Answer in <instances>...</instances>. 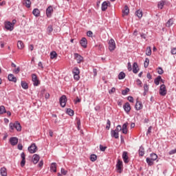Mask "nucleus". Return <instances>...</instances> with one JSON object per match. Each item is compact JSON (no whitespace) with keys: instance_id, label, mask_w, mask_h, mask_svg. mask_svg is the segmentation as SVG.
<instances>
[{"instance_id":"nucleus-1","label":"nucleus","mask_w":176,"mask_h":176,"mask_svg":"<svg viewBox=\"0 0 176 176\" xmlns=\"http://www.w3.org/2000/svg\"><path fill=\"white\" fill-rule=\"evenodd\" d=\"M28 152L30 153H36V152H38V146H36V144L35 143H32L28 148Z\"/></svg>"},{"instance_id":"nucleus-2","label":"nucleus","mask_w":176,"mask_h":176,"mask_svg":"<svg viewBox=\"0 0 176 176\" xmlns=\"http://www.w3.org/2000/svg\"><path fill=\"white\" fill-rule=\"evenodd\" d=\"M59 102L62 108H65V105H67V96L65 95H63L59 99Z\"/></svg>"},{"instance_id":"nucleus-3","label":"nucleus","mask_w":176,"mask_h":176,"mask_svg":"<svg viewBox=\"0 0 176 176\" xmlns=\"http://www.w3.org/2000/svg\"><path fill=\"white\" fill-rule=\"evenodd\" d=\"M32 80L34 86H39L41 81L38 79V76L35 74H32Z\"/></svg>"},{"instance_id":"nucleus-4","label":"nucleus","mask_w":176,"mask_h":176,"mask_svg":"<svg viewBox=\"0 0 176 176\" xmlns=\"http://www.w3.org/2000/svg\"><path fill=\"white\" fill-rule=\"evenodd\" d=\"M116 49V43H115V40L113 38L110 39L109 42V50L110 52H113Z\"/></svg>"},{"instance_id":"nucleus-5","label":"nucleus","mask_w":176,"mask_h":176,"mask_svg":"<svg viewBox=\"0 0 176 176\" xmlns=\"http://www.w3.org/2000/svg\"><path fill=\"white\" fill-rule=\"evenodd\" d=\"M160 96H164L167 94V89H166V85L164 84L161 85L160 88Z\"/></svg>"},{"instance_id":"nucleus-6","label":"nucleus","mask_w":176,"mask_h":176,"mask_svg":"<svg viewBox=\"0 0 176 176\" xmlns=\"http://www.w3.org/2000/svg\"><path fill=\"white\" fill-rule=\"evenodd\" d=\"M5 28L8 30V31H13L14 27H13V24L10 21L5 22Z\"/></svg>"},{"instance_id":"nucleus-7","label":"nucleus","mask_w":176,"mask_h":176,"mask_svg":"<svg viewBox=\"0 0 176 176\" xmlns=\"http://www.w3.org/2000/svg\"><path fill=\"white\" fill-rule=\"evenodd\" d=\"M46 16L48 17V19H50L52 17V14H53V7L52 6H50L47 9H46Z\"/></svg>"},{"instance_id":"nucleus-8","label":"nucleus","mask_w":176,"mask_h":176,"mask_svg":"<svg viewBox=\"0 0 176 176\" xmlns=\"http://www.w3.org/2000/svg\"><path fill=\"white\" fill-rule=\"evenodd\" d=\"M74 57L77 61V64H80V63H83V56L78 53L74 54Z\"/></svg>"},{"instance_id":"nucleus-9","label":"nucleus","mask_w":176,"mask_h":176,"mask_svg":"<svg viewBox=\"0 0 176 176\" xmlns=\"http://www.w3.org/2000/svg\"><path fill=\"white\" fill-rule=\"evenodd\" d=\"M19 142V138L16 137H12L10 138V144L12 146H16V144Z\"/></svg>"},{"instance_id":"nucleus-10","label":"nucleus","mask_w":176,"mask_h":176,"mask_svg":"<svg viewBox=\"0 0 176 176\" xmlns=\"http://www.w3.org/2000/svg\"><path fill=\"white\" fill-rule=\"evenodd\" d=\"M122 167H123V162L120 161V160H118L116 164V168L118 172L120 173H122Z\"/></svg>"},{"instance_id":"nucleus-11","label":"nucleus","mask_w":176,"mask_h":176,"mask_svg":"<svg viewBox=\"0 0 176 176\" xmlns=\"http://www.w3.org/2000/svg\"><path fill=\"white\" fill-rule=\"evenodd\" d=\"M123 109H124V111H125L126 113H129V112H130V111H131V106H130V103H129V102H126L123 105Z\"/></svg>"},{"instance_id":"nucleus-12","label":"nucleus","mask_w":176,"mask_h":176,"mask_svg":"<svg viewBox=\"0 0 176 176\" xmlns=\"http://www.w3.org/2000/svg\"><path fill=\"white\" fill-rule=\"evenodd\" d=\"M132 71L133 74H138V71H140V68H138V63L136 62L133 64Z\"/></svg>"},{"instance_id":"nucleus-13","label":"nucleus","mask_w":176,"mask_h":176,"mask_svg":"<svg viewBox=\"0 0 176 176\" xmlns=\"http://www.w3.org/2000/svg\"><path fill=\"white\" fill-rule=\"evenodd\" d=\"M143 105H142V102H141L140 101L137 100L135 105V108L136 109V111H141V109H142L143 108Z\"/></svg>"},{"instance_id":"nucleus-14","label":"nucleus","mask_w":176,"mask_h":176,"mask_svg":"<svg viewBox=\"0 0 176 176\" xmlns=\"http://www.w3.org/2000/svg\"><path fill=\"white\" fill-rule=\"evenodd\" d=\"M80 43L84 49H86L87 47V39L86 38L82 37L80 41Z\"/></svg>"},{"instance_id":"nucleus-15","label":"nucleus","mask_w":176,"mask_h":176,"mask_svg":"<svg viewBox=\"0 0 176 176\" xmlns=\"http://www.w3.org/2000/svg\"><path fill=\"white\" fill-rule=\"evenodd\" d=\"M41 159V157L38 154H34L32 156V162L34 164H36L38 162H39V160Z\"/></svg>"},{"instance_id":"nucleus-16","label":"nucleus","mask_w":176,"mask_h":176,"mask_svg":"<svg viewBox=\"0 0 176 176\" xmlns=\"http://www.w3.org/2000/svg\"><path fill=\"white\" fill-rule=\"evenodd\" d=\"M21 157L22 159L21 162V167H24V166H25V153H24V152L21 153Z\"/></svg>"},{"instance_id":"nucleus-17","label":"nucleus","mask_w":176,"mask_h":176,"mask_svg":"<svg viewBox=\"0 0 176 176\" xmlns=\"http://www.w3.org/2000/svg\"><path fill=\"white\" fill-rule=\"evenodd\" d=\"M8 79L10 82H14V83L17 82V78H16L12 74H8Z\"/></svg>"},{"instance_id":"nucleus-18","label":"nucleus","mask_w":176,"mask_h":176,"mask_svg":"<svg viewBox=\"0 0 176 176\" xmlns=\"http://www.w3.org/2000/svg\"><path fill=\"white\" fill-rule=\"evenodd\" d=\"M108 5H111V3H109V1H108V2L104 1L102 3L101 9H102V12H105V10H107V9H108Z\"/></svg>"},{"instance_id":"nucleus-19","label":"nucleus","mask_w":176,"mask_h":176,"mask_svg":"<svg viewBox=\"0 0 176 176\" xmlns=\"http://www.w3.org/2000/svg\"><path fill=\"white\" fill-rule=\"evenodd\" d=\"M160 82H162L164 83L163 79H162V76H158L154 80V83L156 85V86H159Z\"/></svg>"},{"instance_id":"nucleus-20","label":"nucleus","mask_w":176,"mask_h":176,"mask_svg":"<svg viewBox=\"0 0 176 176\" xmlns=\"http://www.w3.org/2000/svg\"><path fill=\"white\" fill-rule=\"evenodd\" d=\"M129 13H130V10L129 9V6H125L124 9L122 10V17H124V16H128Z\"/></svg>"},{"instance_id":"nucleus-21","label":"nucleus","mask_w":176,"mask_h":176,"mask_svg":"<svg viewBox=\"0 0 176 176\" xmlns=\"http://www.w3.org/2000/svg\"><path fill=\"white\" fill-rule=\"evenodd\" d=\"M122 159L124 163H129V155H127V151H124L122 153Z\"/></svg>"},{"instance_id":"nucleus-22","label":"nucleus","mask_w":176,"mask_h":176,"mask_svg":"<svg viewBox=\"0 0 176 176\" xmlns=\"http://www.w3.org/2000/svg\"><path fill=\"white\" fill-rule=\"evenodd\" d=\"M111 135L112 138H116V140H118V138H119V132H116V131L111 130Z\"/></svg>"},{"instance_id":"nucleus-23","label":"nucleus","mask_w":176,"mask_h":176,"mask_svg":"<svg viewBox=\"0 0 176 176\" xmlns=\"http://www.w3.org/2000/svg\"><path fill=\"white\" fill-rule=\"evenodd\" d=\"M127 126H129V122H125L122 127V131L123 134H127Z\"/></svg>"},{"instance_id":"nucleus-24","label":"nucleus","mask_w":176,"mask_h":176,"mask_svg":"<svg viewBox=\"0 0 176 176\" xmlns=\"http://www.w3.org/2000/svg\"><path fill=\"white\" fill-rule=\"evenodd\" d=\"M32 14L35 17H39V16H41V11L38 8H34L32 11Z\"/></svg>"},{"instance_id":"nucleus-25","label":"nucleus","mask_w":176,"mask_h":176,"mask_svg":"<svg viewBox=\"0 0 176 176\" xmlns=\"http://www.w3.org/2000/svg\"><path fill=\"white\" fill-rule=\"evenodd\" d=\"M50 170L54 173H57V165L56 164V162H53L51 164Z\"/></svg>"},{"instance_id":"nucleus-26","label":"nucleus","mask_w":176,"mask_h":176,"mask_svg":"<svg viewBox=\"0 0 176 176\" xmlns=\"http://www.w3.org/2000/svg\"><path fill=\"white\" fill-rule=\"evenodd\" d=\"M138 152H139V156H142V157L144 156V155H145V148H144V146H140Z\"/></svg>"},{"instance_id":"nucleus-27","label":"nucleus","mask_w":176,"mask_h":176,"mask_svg":"<svg viewBox=\"0 0 176 176\" xmlns=\"http://www.w3.org/2000/svg\"><path fill=\"white\" fill-rule=\"evenodd\" d=\"M0 174L1 176H8V172L6 171V168L3 167L0 170Z\"/></svg>"},{"instance_id":"nucleus-28","label":"nucleus","mask_w":176,"mask_h":176,"mask_svg":"<svg viewBox=\"0 0 176 176\" xmlns=\"http://www.w3.org/2000/svg\"><path fill=\"white\" fill-rule=\"evenodd\" d=\"M14 129H16L17 131H20L21 130V124H20V122H19V121L15 122Z\"/></svg>"},{"instance_id":"nucleus-29","label":"nucleus","mask_w":176,"mask_h":176,"mask_svg":"<svg viewBox=\"0 0 176 176\" xmlns=\"http://www.w3.org/2000/svg\"><path fill=\"white\" fill-rule=\"evenodd\" d=\"M22 89L27 90L28 89V84L25 81L21 82Z\"/></svg>"},{"instance_id":"nucleus-30","label":"nucleus","mask_w":176,"mask_h":176,"mask_svg":"<svg viewBox=\"0 0 176 176\" xmlns=\"http://www.w3.org/2000/svg\"><path fill=\"white\" fill-rule=\"evenodd\" d=\"M18 49H20L21 50L22 49H24V43L21 41H19L17 43Z\"/></svg>"},{"instance_id":"nucleus-31","label":"nucleus","mask_w":176,"mask_h":176,"mask_svg":"<svg viewBox=\"0 0 176 176\" xmlns=\"http://www.w3.org/2000/svg\"><path fill=\"white\" fill-rule=\"evenodd\" d=\"M146 162L148 166H153V162L154 161L151 158L147 157L146 160Z\"/></svg>"},{"instance_id":"nucleus-32","label":"nucleus","mask_w":176,"mask_h":176,"mask_svg":"<svg viewBox=\"0 0 176 176\" xmlns=\"http://www.w3.org/2000/svg\"><path fill=\"white\" fill-rule=\"evenodd\" d=\"M124 78H126V74H124L123 72H120L118 74V79L122 80V79H124Z\"/></svg>"},{"instance_id":"nucleus-33","label":"nucleus","mask_w":176,"mask_h":176,"mask_svg":"<svg viewBox=\"0 0 176 176\" xmlns=\"http://www.w3.org/2000/svg\"><path fill=\"white\" fill-rule=\"evenodd\" d=\"M56 57H57V52H56V51H52L50 52V58L52 60L56 58Z\"/></svg>"},{"instance_id":"nucleus-34","label":"nucleus","mask_w":176,"mask_h":176,"mask_svg":"<svg viewBox=\"0 0 176 176\" xmlns=\"http://www.w3.org/2000/svg\"><path fill=\"white\" fill-rule=\"evenodd\" d=\"M23 5H25L26 8H31V0H24Z\"/></svg>"},{"instance_id":"nucleus-35","label":"nucleus","mask_w":176,"mask_h":176,"mask_svg":"<svg viewBox=\"0 0 176 176\" xmlns=\"http://www.w3.org/2000/svg\"><path fill=\"white\" fill-rule=\"evenodd\" d=\"M3 113H6V109L5 106L1 105L0 106V115H3Z\"/></svg>"},{"instance_id":"nucleus-36","label":"nucleus","mask_w":176,"mask_h":176,"mask_svg":"<svg viewBox=\"0 0 176 176\" xmlns=\"http://www.w3.org/2000/svg\"><path fill=\"white\" fill-rule=\"evenodd\" d=\"M174 24V21L173 19H170L166 23V27H171V25Z\"/></svg>"},{"instance_id":"nucleus-37","label":"nucleus","mask_w":176,"mask_h":176,"mask_svg":"<svg viewBox=\"0 0 176 176\" xmlns=\"http://www.w3.org/2000/svg\"><path fill=\"white\" fill-rule=\"evenodd\" d=\"M66 113H67V115L69 116H74V111L71 109H67Z\"/></svg>"},{"instance_id":"nucleus-38","label":"nucleus","mask_w":176,"mask_h":176,"mask_svg":"<svg viewBox=\"0 0 176 176\" xmlns=\"http://www.w3.org/2000/svg\"><path fill=\"white\" fill-rule=\"evenodd\" d=\"M150 158L151 159V160L155 162V160L157 159V155H156L155 153H151L150 155Z\"/></svg>"},{"instance_id":"nucleus-39","label":"nucleus","mask_w":176,"mask_h":176,"mask_svg":"<svg viewBox=\"0 0 176 176\" xmlns=\"http://www.w3.org/2000/svg\"><path fill=\"white\" fill-rule=\"evenodd\" d=\"M148 66H149V58H146L144 63V68H148Z\"/></svg>"},{"instance_id":"nucleus-40","label":"nucleus","mask_w":176,"mask_h":176,"mask_svg":"<svg viewBox=\"0 0 176 176\" xmlns=\"http://www.w3.org/2000/svg\"><path fill=\"white\" fill-rule=\"evenodd\" d=\"M135 15L137 16H138V18L139 19H141V17H142V11H141V10H137L136 12H135Z\"/></svg>"},{"instance_id":"nucleus-41","label":"nucleus","mask_w":176,"mask_h":176,"mask_svg":"<svg viewBox=\"0 0 176 176\" xmlns=\"http://www.w3.org/2000/svg\"><path fill=\"white\" fill-rule=\"evenodd\" d=\"M90 160L91 162H96V160H97V155L96 154L91 155Z\"/></svg>"},{"instance_id":"nucleus-42","label":"nucleus","mask_w":176,"mask_h":176,"mask_svg":"<svg viewBox=\"0 0 176 176\" xmlns=\"http://www.w3.org/2000/svg\"><path fill=\"white\" fill-rule=\"evenodd\" d=\"M146 56H151L152 54V50H151V47H148L146 50Z\"/></svg>"},{"instance_id":"nucleus-43","label":"nucleus","mask_w":176,"mask_h":176,"mask_svg":"<svg viewBox=\"0 0 176 176\" xmlns=\"http://www.w3.org/2000/svg\"><path fill=\"white\" fill-rule=\"evenodd\" d=\"M73 74H74V75L80 74V72L79 71V68L74 67L73 69Z\"/></svg>"},{"instance_id":"nucleus-44","label":"nucleus","mask_w":176,"mask_h":176,"mask_svg":"<svg viewBox=\"0 0 176 176\" xmlns=\"http://www.w3.org/2000/svg\"><path fill=\"white\" fill-rule=\"evenodd\" d=\"M129 91H130V89L129 88H126L124 90L122 91V96H126L127 93H129Z\"/></svg>"},{"instance_id":"nucleus-45","label":"nucleus","mask_w":176,"mask_h":176,"mask_svg":"<svg viewBox=\"0 0 176 176\" xmlns=\"http://www.w3.org/2000/svg\"><path fill=\"white\" fill-rule=\"evenodd\" d=\"M107 130H109L111 129V120H107V126H106Z\"/></svg>"},{"instance_id":"nucleus-46","label":"nucleus","mask_w":176,"mask_h":176,"mask_svg":"<svg viewBox=\"0 0 176 176\" xmlns=\"http://www.w3.org/2000/svg\"><path fill=\"white\" fill-rule=\"evenodd\" d=\"M164 73V71H163V69L162 67H158L157 74H159V75H163Z\"/></svg>"},{"instance_id":"nucleus-47","label":"nucleus","mask_w":176,"mask_h":176,"mask_svg":"<svg viewBox=\"0 0 176 176\" xmlns=\"http://www.w3.org/2000/svg\"><path fill=\"white\" fill-rule=\"evenodd\" d=\"M114 131H116L117 133H119V131H122V126L118 125Z\"/></svg>"},{"instance_id":"nucleus-48","label":"nucleus","mask_w":176,"mask_h":176,"mask_svg":"<svg viewBox=\"0 0 176 176\" xmlns=\"http://www.w3.org/2000/svg\"><path fill=\"white\" fill-rule=\"evenodd\" d=\"M105 149H107V146H104L102 144H100V150L101 152H105Z\"/></svg>"},{"instance_id":"nucleus-49","label":"nucleus","mask_w":176,"mask_h":176,"mask_svg":"<svg viewBox=\"0 0 176 176\" xmlns=\"http://www.w3.org/2000/svg\"><path fill=\"white\" fill-rule=\"evenodd\" d=\"M163 6H164V1H160V3L158 4V8L160 9H163Z\"/></svg>"},{"instance_id":"nucleus-50","label":"nucleus","mask_w":176,"mask_h":176,"mask_svg":"<svg viewBox=\"0 0 176 176\" xmlns=\"http://www.w3.org/2000/svg\"><path fill=\"white\" fill-rule=\"evenodd\" d=\"M9 126H10V130H14V127H15V122H14V123H12V122H10Z\"/></svg>"},{"instance_id":"nucleus-51","label":"nucleus","mask_w":176,"mask_h":176,"mask_svg":"<svg viewBox=\"0 0 176 176\" xmlns=\"http://www.w3.org/2000/svg\"><path fill=\"white\" fill-rule=\"evenodd\" d=\"M47 31H48V32H50H50H53V26L52 25L48 26Z\"/></svg>"},{"instance_id":"nucleus-52","label":"nucleus","mask_w":176,"mask_h":176,"mask_svg":"<svg viewBox=\"0 0 176 176\" xmlns=\"http://www.w3.org/2000/svg\"><path fill=\"white\" fill-rule=\"evenodd\" d=\"M144 91H149V87H148V84H144Z\"/></svg>"},{"instance_id":"nucleus-53","label":"nucleus","mask_w":176,"mask_h":176,"mask_svg":"<svg viewBox=\"0 0 176 176\" xmlns=\"http://www.w3.org/2000/svg\"><path fill=\"white\" fill-rule=\"evenodd\" d=\"M60 173L61 174H63V175H67V173H68V171L65 170V169L62 168L60 170Z\"/></svg>"},{"instance_id":"nucleus-54","label":"nucleus","mask_w":176,"mask_h":176,"mask_svg":"<svg viewBox=\"0 0 176 176\" xmlns=\"http://www.w3.org/2000/svg\"><path fill=\"white\" fill-rule=\"evenodd\" d=\"M74 78L75 80H79V79H80V76H79V74H74Z\"/></svg>"},{"instance_id":"nucleus-55","label":"nucleus","mask_w":176,"mask_h":176,"mask_svg":"<svg viewBox=\"0 0 176 176\" xmlns=\"http://www.w3.org/2000/svg\"><path fill=\"white\" fill-rule=\"evenodd\" d=\"M115 91H116V88L112 87L110 91H109V94H112L115 93Z\"/></svg>"},{"instance_id":"nucleus-56","label":"nucleus","mask_w":176,"mask_h":176,"mask_svg":"<svg viewBox=\"0 0 176 176\" xmlns=\"http://www.w3.org/2000/svg\"><path fill=\"white\" fill-rule=\"evenodd\" d=\"M127 100L129 102H133L134 101V98H133V96H128Z\"/></svg>"},{"instance_id":"nucleus-57","label":"nucleus","mask_w":176,"mask_h":176,"mask_svg":"<svg viewBox=\"0 0 176 176\" xmlns=\"http://www.w3.org/2000/svg\"><path fill=\"white\" fill-rule=\"evenodd\" d=\"M151 133H152V126L148 127V131L146 132V135H148V134H151Z\"/></svg>"},{"instance_id":"nucleus-58","label":"nucleus","mask_w":176,"mask_h":176,"mask_svg":"<svg viewBox=\"0 0 176 176\" xmlns=\"http://www.w3.org/2000/svg\"><path fill=\"white\" fill-rule=\"evenodd\" d=\"M127 68H128V70H129V72L132 71V69H133V68L131 67V63L130 62L128 63V67H127Z\"/></svg>"},{"instance_id":"nucleus-59","label":"nucleus","mask_w":176,"mask_h":176,"mask_svg":"<svg viewBox=\"0 0 176 176\" xmlns=\"http://www.w3.org/2000/svg\"><path fill=\"white\" fill-rule=\"evenodd\" d=\"M87 36H89V37L93 36V32H91V30L88 31L87 32Z\"/></svg>"},{"instance_id":"nucleus-60","label":"nucleus","mask_w":176,"mask_h":176,"mask_svg":"<svg viewBox=\"0 0 176 176\" xmlns=\"http://www.w3.org/2000/svg\"><path fill=\"white\" fill-rule=\"evenodd\" d=\"M169 155H174L176 153V148L171 150L170 151H169Z\"/></svg>"},{"instance_id":"nucleus-61","label":"nucleus","mask_w":176,"mask_h":176,"mask_svg":"<svg viewBox=\"0 0 176 176\" xmlns=\"http://www.w3.org/2000/svg\"><path fill=\"white\" fill-rule=\"evenodd\" d=\"M18 149H19V151H23V144L19 143L18 144Z\"/></svg>"},{"instance_id":"nucleus-62","label":"nucleus","mask_w":176,"mask_h":176,"mask_svg":"<svg viewBox=\"0 0 176 176\" xmlns=\"http://www.w3.org/2000/svg\"><path fill=\"white\" fill-rule=\"evenodd\" d=\"M171 54H176V48H173L170 51Z\"/></svg>"},{"instance_id":"nucleus-63","label":"nucleus","mask_w":176,"mask_h":176,"mask_svg":"<svg viewBox=\"0 0 176 176\" xmlns=\"http://www.w3.org/2000/svg\"><path fill=\"white\" fill-rule=\"evenodd\" d=\"M146 78L147 79H152V75H151V73H147Z\"/></svg>"},{"instance_id":"nucleus-64","label":"nucleus","mask_w":176,"mask_h":176,"mask_svg":"<svg viewBox=\"0 0 176 176\" xmlns=\"http://www.w3.org/2000/svg\"><path fill=\"white\" fill-rule=\"evenodd\" d=\"M94 76H97V69H93Z\"/></svg>"}]
</instances>
